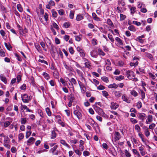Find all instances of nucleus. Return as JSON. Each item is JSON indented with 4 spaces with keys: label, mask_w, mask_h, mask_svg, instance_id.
<instances>
[{
    "label": "nucleus",
    "mask_w": 157,
    "mask_h": 157,
    "mask_svg": "<svg viewBox=\"0 0 157 157\" xmlns=\"http://www.w3.org/2000/svg\"><path fill=\"white\" fill-rule=\"evenodd\" d=\"M21 98L22 101L24 103H28L31 100L32 97L31 96H29L26 94H21Z\"/></svg>",
    "instance_id": "1"
},
{
    "label": "nucleus",
    "mask_w": 157,
    "mask_h": 157,
    "mask_svg": "<svg viewBox=\"0 0 157 157\" xmlns=\"http://www.w3.org/2000/svg\"><path fill=\"white\" fill-rule=\"evenodd\" d=\"M58 145H55L49 151V152L51 153L53 155H58L60 152V151L57 150Z\"/></svg>",
    "instance_id": "2"
},
{
    "label": "nucleus",
    "mask_w": 157,
    "mask_h": 157,
    "mask_svg": "<svg viewBox=\"0 0 157 157\" xmlns=\"http://www.w3.org/2000/svg\"><path fill=\"white\" fill-rule=\"evenodd\" d=\"M125 74L127 78L130 80L132 79L133 77H135L134 72L130 70L126 71L125 72Z\"/></svg>",
    "instance_id": "3"
},
{
    "label": "nucleus",
    "mask_w": 157,
    "mask_h": 157,
    "mask_svg": "<svg viewBox=\"0 0 157 157\" xmlns=\"http://www.w3.org/2000/svg\"><path fill=\"white\" fill-rule=\"evenodd\" d=\"M6 120L7 121L4 122L3 126L5 128L8 127L13 121V119L10 117H6Z\"/></svg>",
    "instance_id": "4"
},
{
    "label": "nucleus",
    "mask_w": 157,
    "mask_h": 157,
    "mask_svg": "<svg viewBox=\"0 0 157 157\" xmlns=\"http://www.w3.org/2000/svg\"><path fill=\"white\" fill-rule=\"evenodd\" d=\"M74 113L79 119H80L82 118V115L78 110H75L74 111Z\"/></svg>",
    "instance_id": "5"
},
{
    "label": "nucleus",
    "mask_w": 157,
    "mask_h": 157,
    "mask_svg": "<svg viewBox=\"0 0 157 157\" xmlns=\"http://www.w3.org/2000/svg\"><path fill=\"white\" fill-rule=\"evenodd\" d=\"M153 121V117L151 115H149L147 116V118L146 121V124H150Z\"/></svg>",
    "instance_id": "6"
},
{
    "label": "nucleus",
    "mask_w": 157,
    "mask_h": 157,
    "mask_svg": "<svg viewBox=\"0 0 157 157\" xmlns=\"http://www.w3.org/2000/svg\"><path fill=\"white\" fill-rule=\"evenodd\" d=\"M55 117L56 119H58V123L61 125L62 127H65V123L62 122L60 119L61 117L59 115H57Z\"/></svg>",
    "instance_id": "7"
},
{
    "label": "nucleus",
    "mask_w": 157,
    "mask_h": 157,
    "mask_svg": "<svg viewBox=\"0 0 157 157\" xmlns=\"http://www.w3.org/2000/svg\"><path fill=\"white\" fill-rule=\"evenodd\" d=\"M122 99L123 101L127 103H129L130 102V101L129 100L126 95L125 94H123L122 95Z\"/></svg>",
    "instance_id": "8"
},
{
    "label": "nucleus",
    "mask_w": 157,
    "mask_h": 157,
    "mask_svg": "<svg viewBox=\"0 0 157 157\" xmlns=\"http://www.w3.org/2000/svg\"><path fill=\"white\" fill-rule=\"evenodd\" d=\"M94 109L96 112H98L99 115L101 113H103V110L97 105H95L94 106Z\"/></svg>",
    "instance_id": "9"
},
{
    "label": "nucleus",
    "mask_w": 157,
    "mask_h": 157,
    "mask_svg": "<svg viewBox=\"0 0 157 157\" xmlns=\"http://www.w3.org/2000/svg\"><path fill=\"white\" fill-rule=\"evenodd\" d=\"M114 139L116 140H119L121 138L120 134L118 132H116L114 134Z\"/></svg>",
    "instance_id": "10"
},
{
    "label": "nucleus",
    "mask_w": 157,
    "mask_h": 157,
    "mask_svg": "<svg viewBox=\"0 0 157 157\" xmlns=\"http://www.w3.org/2000/svg\"><path fill=\"white\" fill-rule=\"evenodd\" d=\"M0 78L1 80L5 84L7 83V79L5 76L3 74H1L0 75Z\"/></svg>",
    "instance_id": "11"
},
{
    "label": "nucleus",
    "mask_w": 157,
    "mask_h": 157,
    "mask_svg": "<svg viewBox=\"0 0 157 157\" xmlns=\"http://www.w3.org/2000/svg\"><path fill=\"white\" fill-rule=\"evenodd\" d=\"M84 142L82 140H80L79 141V147H80L79 149L80 151H82L84 149V147L83 145L84 144Z\"/></svg>",
    "instance_id": "12"
},
{
    "label": "nucleus",
    "mask_w": 157,
    "mask_h": 157,
    "mask_svg": "<svg viewBox=\"0 0 157 157\" xmlns=\"http://www.w3.org/2000/svg\"><path fill=\"white\" fill-rule=\"evenodd\" d=\"M119 105L117 103L112 102L111 103L110 106L111 108L112 109H116L118 107Z\"/></svg>",
    "instance_id": "13"
},
{
    "label": "nucleus",
    "mask_w": 157,
    "mask_h": 157,
    "mask_svg": "<svg viewBox=\"0 0 157 157\" xmlns=\"http://www.w3.org/2000/svg\"><path fill=\"white\" fill-rule=\"evenodd\" d=\"M60 143L62 145L66 146L67 148H69L70 147L69 145L66 143V141L64 140H60Z\"/></svg>",
    "instance_id": "14"
},
{
    "label": "nucleus",
    "mask_w": 157,
    "mask_h": 157,
    "mask_svg": "<svg viewBox=\"0 0 157 157\" xmlns=\"http://www.w3.org/2000/svg\"><path fill=\"white\" fill-rule=\"evenodd\" d=\"M92 16L93 19L94 20H95L97 21H101L100 18L97 17V15H96V14L95 13H92Z\"/></svg>",
    "instance_id": "15"
},
{
    "label": "nucleus",
    "mask_w": 157,
    "mask_h": 157,
    "mask_svg": "<svg viewBox=\"0 0 157 157\" xmlns=\"http://www.w3.org/2000/svg\"><path fill=\"white\" fill-rule=\"evenodd\" d=\"M129 8L130 10L131 13L132 14H133L135 13L136 10V8L135 7H131L129 6Z\"/></svg>",
    "instance_id": "16"
},
{
    "label": "nucleus",
    "mask_w": 157,
    "mask_h": 157,
    "mask_svg": "<svg viewBox=\"0 0 157 157\" xmlns=\"http://www.w3.org/2000/svg\"><path fill=\"white\" fill-rule=\"evenodd\" d=\"M140 94L141 96V99L142 100H143L145 98V93L144 91L142 90H140Z\"/></svg>",
    "instance_id": "17"
},
{
    "label": "nucleus",
    "mask_w": 157,
    "mask_h": 157,
    "mask_svg": "<svg viewBox=\"0 0 157 157\" xmlns=\"http://www.w3.org/2000/svg\"><path fill=\"white\" fill-rule=\"evenodd\" d=\"M84 18L83 16L81 14H79L77 15L76 17V20L77 21H80Z\"/></svg>",
    "instance_id": "18"
},
{
    "label": "nucleus",
    "mask_w": 157,
    "mask_h": 157,
    "mask_svg": "<svg viewBox=\"0 0 157 157\" xmlns=\"http://www.w3.org/2000/svg\"><path fill=\"white\" fill-rule=\"evenodd\" d=\"M146 117V115L144 113H140L139 115V118L142 120H144Z\"/></svg>",
    "instance_id": "19"
},
{
    "label": "nucleus",
    "mask_w": 157,
    "mask_h": 157,
    "mask_svg": "<svg viewBox=\"0 0 157 157\" xmlns=\"http://www.w3.org/2000/svg\"><path fill=\"white\" fill-rule=\"evenodd\" d=\"M35 140V139L33 137H30L29 139L27 141V144L28 145H30L31 144V143L33 141H34Z\"/></svg>",
    "instance_id": "20"
},
{
    "label": "nucleus",
    "mask_w": 157,
    "mask_h": 157,
    "mask_svg": "<svg viewBox=\"0 0 157 157\" xmlns=\"http://www.w3.org/2000/svg\"><path fill=\"white\" fill-rule=\"evenodd\" d=\"M118 87V85L115 83H113V84H110L108 86V88H114L117 89Z\"/></svg>",
    "instance_id": "21"
},
{
    "label": "nucleus",
    "mask_w": 157,
    "mask_h": 157,
    "mask_svg": "<svg viewBox=\"0 0 157 157\" xmlns=\"http://www.w3.org/2000/svg\"><path fill=\"white\" fill-rule=\"evenodd\" d=\"M116 40L118 42L120 45H122L123 44V41L119 37H116L115 38Z\"/></svg>",
    "instance_id": "22"
},
{
    "label": "nucleus",
    "mask_w": 157,
    "mask_h": 157,
    "mask_svg": "<svg viewBox=\"0 0 157 157\" xmlns=\"http://www.w3.org/2000/svg\"><path fill=\"white\" fill-rule=\"evenodd\" d=\"M114 94L117 98H119L121 96V93L120 91H114Z\"/></svg>",
    "instance_id": "23"
},
{
    "label": "nucleus",
    "mask_w": 157,
    "mask_h": 157,
    "mask_svg": "<svg viewBox=\"0 0 157 157\" xmlns=\"http://www.w3.org/2000/svg\"><path fill=\"white\" fill-rule=\"evenodd\" d=\"M21 108H23L24 109H26V111L31 112H32V110L29 109L27 107V106L25 105H22L21 104Z\"/></svg>",
    "instance_id": "24"
},
{
    "label": "nucleus",
    "mask_w": 157,
    "mask_h": 157,
    "mask_svg": "<svg viewBox=\"0 0 157 157\" xmlns=\"http://www.w3.org/2000/svg\"><path fill=\"white\" fill-rule=\"evenodd\" d=\"M128 29L129 30L133 32H135L136 31V28L133 25H131L129 26L128 27Z\"/></svg>",
    "instance_id": "25"
},
{
    "label": "nucleus",
    "mask_w": 157,
    "mask_h": 157,
    "mask_svg": "<svg viewBox=\"0 0 157 157\" xmlns=\"http://www.w3.org/2000/svg\"><path fill=\"white\" fill-rule=\"evenodd\" d=\"M51 12L53 17L55 18L57 17L58 15L57 12L54 9L52 10Z\"/></svg>",
    "instance_id": "26"
},
{
    "label": "nucleus",
    "mask_w": 157,
    "mask_h": 157,
    "mask_svg": "<svg viewBox=\"0 0 157 157\" xmlns=\"http://www.w3.org/2000/svg\"><path fill=\"white\" fill-rule=\"evenodd\" d=\"M76 71L78 75L82 78H83V75L82 72L78 69H76Z\"/></svg>",
    "instance_id": "27"
},
{
    "label": "nucleus",
    "mask_w": 157,
    "mask_h": 157,
    "mask_svg": "<svg viewBox=\"0 0 157 157\" xmlns=\"http://www.w3.org/2000/svg\"><path fill=\"white\" fill-rule=\"evenodd\" d=\"M124 76L122 75H120L118 76H116L115 78V79L118 81H121L122 80L124 79Z\"/></svg>",
    "instance_id": "28"
},
{
    "label": "nucleus",
    "mask_w": 157,
    "mask_h": 157,
    "mask_svg": "<svg viewBox=\"0 0 157 157\" xmlns=\"http://www.w3.org/2000/svg\"><path fill=\"white\" fill-rule=\"evenodd\" d=\"M17 8L18 10L20 12H22L23 11V9L21 6L20 4H18L17 5Z\"/></svg>",
    "instance_id": "29"
},
{
    "label": "nucleus",
    "mask_w": 157,
    "mask_h": 157,
    "mask_svg": "<svg viewBox=\"0 0 157 157\" xmlns=\"http://www.w3.org/2000/svg\"><path fill=\"white\" fill-rule=\"evenodd\" d=\"M71 25L70 22H65L63 24V26L65 28H68Z\"/></svg>",
    "instance_id": "30"
},
{
    "label": "nucleus",
    "mask_w": 157,
    "mask_h": 157,
    "mask_svg": "<svg viewBox=\"0 0 157 157\" xmlns=\"http://www.w3.org/2000/svg\"><path fill=\"white\" fill-rule=\"evenodd\" d=\"M144 134L147 137L149 136L150 135V132L148 130V128H146L144 131Z\"/></svg>",
    "instance_id": "31"
},
{
    "label": "nucleus",
    "mask_w": 157,
    "mask_h": 157,
    "mask_svg": "<svg viewBox=\"0 0 157 157\" xmlns=\"http://www.w3.org/2000/svg\"><path fill=\"white\" fill-rule=\"evenodd\" d=\"M55 130H54L52 131V134L51 136V139H54L56 137V133L55 132Z\"/></svg>",
    "instance_id": "32"
},
{
    "label": "nucleus",
    "mask_w": 157,
    "mask_h": 157,
    "mask_svg": "<svg viewBox=\"0 0 157 157\" xmlns=\"http://www.w3.org/2000/svg\"><path fill=\"white\" fill-rule=\"evenodd\" d=\"M74 13L75 11L73 10L71 11L69 14V17L70 19H73Z\"/></svg>",
    "instance_id": "33"
},
{
    "label": "nucleus",
    "mask_w": 157,
    "mask_h": 157,
    "mask_svg": "<svg viewBox=\"0 0 157 157\" xmlns=\"http://www.w3.org/2000/svg\"><path fill=\"white\" fill-rule=\"evenodd\" d=\"M130 93L134 97H136L138 95L137 93L134 90H132L130 92Z\"/></svg>",
    "instance_id": "34"
},
{
    "label": "nucleus",
    "mask_w": 157,
    "mask_h": 157,
    "mask_svg": "<svg viewBox=\"0 0 157 157\" xmlns=\"http://www.w3.org/2000/svg\"><path fill=\"white\" fill-rule=\"evenodd\" d=\"M124 152L126 157H130L131 156L130 153L127 150H125Z\"/></svg>",
    "instance_id": "35"
},
{
    "label": "nucleus",
    "mask_w": 157,
    "mask_h": 157,
    "mask_svg": "<svg viewBox=\"0 0 157 157\" xmlns=\"http://www.w3.org/2000/svg\"><path fill=\"white\" fill-rule=\"evenodd\" d=\"M107 23L109 25L111 26L112 27L114 26L113 23L111 21V20L109 19H108L107 20Z\"/></svg>",
    "instance_id": "36"
},
{
    "label": "nucleus",
    "mask_w": 157,
    "mask_h": 157,
    "mask_svg": "<svg viewBox=\"0 0 157 157\" xmlns=\"http://www.w3.org/2000/svg\"><path fill=\"white\" fill-rule=\"evenodd\" d=\"M45 110L48 115L49 116H51V112L49 108L48 107H47L46 108Z\"/></svg>",
    "instance_id": "37"
},
{
    "label": "nucleus",
    "mask_w": 157,
    "mask_h": 157,
    "mask_svg": "<svg viewBox=\"0 0 157 157\" xmlns=\"http://www.w3.org/2000/svg\"><path fill=\"white\" fill-rule=\"evenodd\" d=\"M63 65H64V66L65 67V68L66 69L68 70L69 71H71V67L67 65V64H66V63H63Z\"/></svg>",
    "instance_id": "38"
},
{
    "label": "nucleus",
    "mask_w": 157,
    "mask_h": 157,
    "mask_svg": "<svg viewBox=\"0 0 157 157\" xmlns=\"http://www.w3.org/2000/svg\"><path fill=\"white\" fill-rule=\"evenodd\" d=\"M27 122L26 118H21V122L22 124H25Z\"/></svg>",
    "instance_id": "39"
},
{
    "label": "nucleus",
    "mask_w": 157,
    "mask_h": 157,
    "mask_svg": "<svg viewBox=\"0 0 157 157\" xmlns=\"http://www.w3.org/2000/svg\"><path fill=\"white\" fill-rule=\"evenodd\" d=\"M101 79L103 81L105 82H108L109 81V80L108 77L105 76H103L101 77Z\"/></svg>",
    "instance_id": "40"
},
{
    "label": "nucleus",
    "mask_w": 157,
    "mask_h": 157,
    "mask_svg": "<svg viewBox=\"0 0 157 157\" xmlns=\"http://www.w3.org/2000/svg\"><path fill=\"white\" fill-rule=\"evenodd\" d=\"M43 75L46 79L48 80L50 78L49 75L47 73L44 72L43 73Z\"/></svg>",
    "instance_id": "41"
},
{
    "label": "nucleus",
    "mask_w": 157,
    "mask_h": 157,
    "mask_svg": "<svg viewBox=\"0 0 157 157\" xmlns=\"http://www.w3.org/2000/svg\"><path fill=\"white\" fill-rule=\"evenodd\" d=\"M135 129L138 132H140V128L138 124H136L135 125Z\"/></svg>",
    "instance_id": "42"
},
{
    "label": "nucleus",
    "mask_w": 157,
    "mask_h": 157,
    "mask_svg": "<svg viewBox=\"0 0 157 157\" xmlns=\"http://www.w3.org/2000/svg\"><path fill=\"white\" fill-rule=\"evenodd\" d=\"M84 64L86 67L88 68H90L91 66V63L89 61L87 62H86V63H84Z\"/></svg>",
    "instance_id": "43"
},
{
    "label": "nucleus",
    "mask_w": 157,
    "mask_h": 157,
    "mask_svg": "<svg viewBox=\"0 0 157 157\" xmlns=\"http://www.w3.org/2000/svg\"><path fill=\"white\" fill-rule=\"evenodd\" d=\"M67 78L69 80L70 82H71L72 84L73 83L74 84H76V80L74 78H71L70 80L68 78Z\"/></svg>",
    "instance_id": "44"
},
{
    "label": "nucleus",
    "mask_w": 157,
    "mask_h": 157,
    "mask_svg": "<svg viewBox=\"0 0 157 157\" xmlns=\"http://www.w3.org/2000/svg\"><path fill=\"white\" fill-rule=\"evenodd\" d=\"M98 52L99 54L100 55L103 56L105 55V53L103 52L102 49L100 48L98 49Z\"/></svg>",
    "instance_id": "45"
},
{
    "label": "nucleus",
    "mask_w": 157,
    "mask_h": 157,
    "mask_svg": "<svg viewBox=\"0 0 157 157\" xmlns=\"http://www.w3.org/2000/svg\"><path fill=\"white\" fill-rule=\"evenodd\" d=\"M118 4H121L122 6H124L125 5V2L124 0H118Z\"/></svg>",
    "instance_id": "46"
},
{
    "label": "nucleus",
    "mask_w": 157,
    "mask_h": 157,
    "mask_svg": "<svg viewBox=\"0 0 157 157\" xmlns=\"http://www.w3.org/2000/svg\"><path fill=\"white\" fill-rule=\"evenodd\" d=\"M146 56L151 60L153 59V56L152 55L149 53H146Z\"/></svg>",
    "instance_id": "47"
},
{
    "label": "nucleus",
    "mask_w": 157,
    "mask_h": 157,
    "mask_svg": "<svg viewBox=\"0 0 157 157\" xmlns=\"http://www.w3.org/2000/svg\"><path fill=\"white\" fill-rule=\"evenodd\" d=\"M5 45L7 49L10 50V49L12 48L11 45L10 44H7L6 43H5Z\"/></svg>",
    "instance_id": "48"
},
{
    "label": "nucleus",
    "mask_w": 157,
    "mask_h": 157,
    "mask_svg": "<svg viewBox=\"0 0 157 157\" xmlns=\"http://www.w3.org/2000/svg\"><path fill=\"white\" fill-rule=\"evenodd\" d=\"M40 44L42 46V47L43 48V49L45 51H47V49L46 48H45V45L44 43L43 42H41L40 43Z\"/></svg>",
    "instance_id": "49"
},
{
    "label": "nucleus",
    "mask_w": 157,
    "mask_h": 157,
    "mask_svg": "<svg viewBox=\"0 0 157 157\" xmlns=\"http://www.w3.org/2000/svg\"><path fill=\"white\" fill-rule=\"evenodd\" d=\"M108 36V38L110 39L111 42H113L114 41V39L111 35L109 34Z\"/></svg>",
    "instance_id": "50"
},
{
    "label": "nucleus",
    "mask_w": 157,
    "mask_h": 157,
    "mask_svg": "<svg viewBox=\"0 0 157 157\" xmlns=\"http://www.w3.org/2000/svg\"><path fill=\"white\" fill-rule=\"evenodd\" d=\"M96 52L94 51L91 52H90V55L92 57L96 58L97 57V55L96 54Z\"/></svg>",
    "instance_id": "51"
},
{
    "label": "nucleus",
    "mask_w": 157,
    "mask_h": 157,
    "mask_svg": "<svg viewBox=\"0 0 157 157\" xmlns=\"http://www.w3.org/2000/svg\"><path fill=\"white\" fill-rule=\"evenodd\" d=\"M10 141V139L8 136H4V143H9Z\"/></svg>",
    "instance_id": "52"
},
{
    "label": "nucleus",
    "mask_w": 157,
    "mask_h": 157,
    "mask_svg": "<svg viewBox=\"0 0 157 157\" xmlns=\"http://www.w3.org/2000/svg\"><path fill=\"white\" fill-rule=\"evenodd\" d=\"M52 26L57 30L59 29L58 26L55 22H54L52 23Z\"/></svg>",
    "instance_id": "53"
},
{
    "label": "nucleus",
    "mask_w": 157,
    "mask_h": 157,
    "mask_svg": "<svg viewBox=\"0 0 157 157\" xmlns=\"http://www.w3.org/2000/svg\"><path fill=\"white\" fill-rule=\"evenodd\" d=\"M155 127V124L154 123H152L149 125V128L150 129L153 130Z\"/></svg>",
    "instance_id": "54"
},
{
    "label": "nucleus",
    "mask_w": 157,
    "mask_h": 157,
    "mask_svg": "<svg viewBox=\"0 0 157 157\" xmlns=\"http://www.w3.org/2000/svg\"><path fill=\"white\" fill-rule=\"evenodd\" d=\"M44 18L47 23V21L48 20V15L47 13H45L44 15Z\"/></svg>",
    "instance_id": "55"
},
{
    "label": "nucleus",
    "mask_w": 157,
    "mask_h": 157,
    "mask_svg": "<svg viewBox=\"0 0 157 157\" xmlns=\"http://www.w3.org/2000/svg\"><path fill=\"white\" fill-rule=\"evenodd\" d=\"M58 12L60 15H63L64 13V11L63 9H60L58 10Z\"/></svg>",
    "instance_id": "56"
},
{
    "label": "nucleus",
    "mask_w": 157,
    "mask_h": 157,
    "mask_svg": "<svg viewBox=\"0 0 157 157\" xmlns=\"http://www.w3.org/2000/svg\"><path fill=\"white\" fill-rule=\"evenodd\" d=\"M120 20L121 21L124 20L125 19V18H126V16L125 15L121 13L120 14Z\"/></svg>",
    "instance_id": "57"
},
{
    "label": "nucleus",
    "mask_w": 157,
    "mask_h": 157,
    "mask_svg": "<svg viewBox=\"0 0 157 157\" xmlns=\"http://www.w3.org/2000/svg\"><path fill=\"white\" fill-rule=\"evenodd\" d=\"M136 106L138 109H140L142 107V103L140 101H138L136 105Z\"/></svg>",
    "instance_id": "58"
},
{
    "label": "nucleus",
    "mask_w": 157,
    "mask_h": 157,
    "mask_svg": "<svg viewBox=\"0 0 157 157\" xmlns=\"http://www.w3.org/2000/svg\"><path fill=\"white\" fill-rule=\"evenodd\" d=\"M70 96V98L69 99V101L72 102L75 99L74 96L73 94H71Z\"/></svg>",
    "instance_id": "59"
},
{
    "label": "nucleus",
    "mask_w": 157,
    "mask_h": 157,
    "mask_svg": "<svg viewBox=\"0 0 157 157\" xmlns=\"http://www.w3.org/2000/svg\"><path fill=\"white\" fill-rule=\"evenodd\" d=\"M102 94L104 96L106 97L109 95V94L108 93L105 91H102Z\"/></svg>",
    "instance_id": "60"
},
{
    "label": "nucleus",
    "mask_w": 157,
    "mask_h": 157,
    "mask_svg": "<svg viewBox=\"0 0 157 157\" xmlns=\"http://www.w3.org/2000/svg\"><path fill=\"white\" fill-rule=\"evenodd\" d=\"M97 40L95 39H93L92 40V43L94 45L97 44Z\"/></svg>",
    "instance_id": "61"
},
{
    "label": "nucleus",
    "mask_w": 157,
    "mask_h": 157,
    "mask_svg": "<svg viewBox=\"0 0 157 157\" xmlns=\"http://www.w3.org/2000/svg\"><path fill=\"white\" fill-rule=\"evenodd\" d=\"M31 132L30 131H27L26 135V138H28L31 135Z\"/></svg>",
    "instance_id": "62"
},
{
    "label": "nucleus",
    "mask_w": 157,
    "mask_h": 157,
    "mask_svg": "<svg viewBox=\"0 0 157 157\" xmlns=\"http://www.w3.org/2000/svg\"><path fill=\"white\" fill-rule=\"evenodd\" d=\"M24 137V135L22 133L19 134L18 135V138L20 140H21Z\"/></svg>",
    "instance_id": "63"
},
{
    "label": "nucleus",
    "mask_w": 157,
    "mask_h": 157,
    "mask_svg": "<svg viewBox=\"0 0 157 157\" xmlns=\"http://www.w3.org/2000/svg\"><path fill=\"white\" fill-rule=\"evenodd\" d=\"M69 51L70 53L71 54H73L74 53V51L72 47H70L69 48Z\"/></svg>",
    "instance_id": "64"
}]
</instances>
